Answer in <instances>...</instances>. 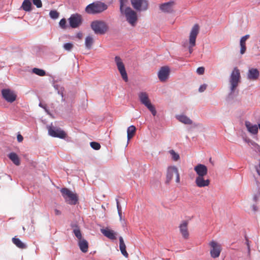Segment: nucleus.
Segmentation results:
<instances>
[{
	"mask_svg": "<svg viewBox=\"0 0 260 260\" xmlns=\"http://www.w3.org/2000/svg\"><path fill=\"white\" fill-rule=\"evenodd\" d=\"M91 27L97 35H104L108 30V24L104 21L95 20L91 22Z\"/></svg>",
	"mask_w": 260,
	"mask_h": 260,
	"instance_id": "nucleus-2",
	"label": "nucleus"
},
{
	"mask_svg": "<svg viewBox=\"0 0 260 260\" xmlns=\"http://www.w3.org/2000/svg\"><path fill=\"white\" fill-rule=\"evenodd\" d=\"M78 245H79L80 250L83 252L85 253L88 251V243L86 240H85L84 239H81L79 240Z\"/></svg>",
	"mask_w": 260,
	"mask_h": 260,
	"instance_id": "nucleus-24",
	"label": "nucleus"
},
{
	"mask_svg": "<svg viewBox=\"0 0 260 260\" xmlns=\"http://www.w3.org/2000/svg\"><path fill=\"white\" fill-rule=\"evenodd\" d=\"M116 204H117V210H118V215H119L120 219H121L122 210H121V207L120 206V203L117 199L116 200Z\"/></svg>",
	"mask_w": 260,
	"mask_h": 260,
	"instance_id": "nucleus-38",
	"label": "nucleus"
},
{
	"mask_svg": "<svg viewBox=\"0 0 260 260\" xmlns=\"http://www.w3.org/2000/svg\"><path fill=\"white\" fill-rule=\"evenodd\" d=\"M17 141L19 142H22L23 141V137L20 134H18L17 135Z\"/></svg>",
	"mask_w": 260,
	"mask_h": 260,
	"instance_id": "nucleus-44",
	"label": "nucleus"
},
{
	"mask_svg": "<svg viewBox=\"0 0 260 260\" xmlns=\"http://www.w3.org/2000/svg\"><path fill=\"white\" fill-rule=\"evenodd\" d=\"M101 233L110 240H114L116 239L117 233L108 228L101 229Z\"/></svg>",
	"mask_w": 260,
	"mask_h": 260,
	"instance_id": "nucleus-20",
	"label": "nucleus"
},
{
	"mask_svg": "<svg viewBox=\"0 0 260 260\" xmlns=\"http://www.w3.org/2000/svg\"><path fill=\"white\" fill-rule=\"evenodd\" d=\"M132 7L138 11H144L148 9L147 0H131Z\"/></svg>",
	"mask_w": 260,
	"mask_h": 260,
	"instance_id": "nucleus-10",
	"label": "nucleus"
},
{
	"mask_svg": "<svg viewBox=\"0 0 260 260\" xmlns=\"http://www.w3.org/2000/svg\"><path fill=\"white\" fill-rule=\"evenodd\" d=\"M90 145L92 148L96 150H98L101 148V145L98 142H91L90 143Z\"/></svg>",
	"mask_w": 260,
	"mask_h": 260,
	"instance_id": "nucleus-35",
	"label": "nucleus"
},
{
	"mask_svg": "<svg viewBox=\"0 0 260 260\" xmlns=\"http://www.w3.org/2000/svg\"><path fill=\"white\" fill-rule=\"evenodd\" d=\"M54 212H55V215H59L61 214V212L57 209H55L54 210Z\"/></svg>",
	"mask_w": 260,
	"mask_h": 260,
	"instance_id": "nucleus-46",
	"label": "nucleus"
},
{
	"mask_svg": "<svg viewBox=\"0 0 260 260\" xmlns=\"http://www.w3.org/2000/svg\"><path fill=\"white\" fill-rule=\"evenodd\" d=\"M177 118L179 121L186 124H191L192 122L191 120H190L187 116L183 115L177 116Z\"/></svg>",
	"mask_w": 260,
	"mask_h": 260,
	"instance_id": "nucleus-27",
	"label": "nucleus"
},
{
	"mask_svg": "<svg viewBox=\"0 0 260 260\" xmlns=\"http://www.w3.org/2000/svg\"><path fill=\"white\" fill-rule=\"evenodd\" d=\"M120 2V11L123 12L125 9V7L128 3V0H119Z\"/></svg>",
	"mask_w": 260,
	"mask_h": 260,
	"instance_id": "nucleus-34",
	"label": "nucleus"
},
{
	"mask_svg": "<svg viewBox=\"0 0 260 260\" xmlns=\"http://www.w3.org/2000/svg\"><path fill=\"white\" fill-rule=\"evenodd\" d=\"M93 42L94 41L93 38L90 36H87L85 38V45L86 47L88 49H90L92 44H93Z\"/></svg>",
	"mask_w": 260,
	"mask_h": 260,
	"instance_id": "nucleus-32",
	"label": "nucleus"
},
{
	"mask_svg": "<svg viewBox=\"0 0 260 260\" xmlns=\"http://www.w3.org/2000/svg\"><path fill=\"white\" fill-rule=\"evenodd\" d=\"M259 76V72L257 69H249L247 73V77L248 79L252 81L257 80Z\"/></svg>",
	"mask_w": 260,
	"mask_h": 260,
	"instance_id": "nucleus-19",
	"label": "nucleus"
},
{
	"mask_svg": "<svg viewBox=\"0 0 260 260\" xmlns=\"http://www.w3.org/2000/svg\"><path fill=\"white\" fill-rule=\"evenodd\" d=\"M209 245L211 247L210 251L211 256L214 258L218 257L222 250L221 245L213 240L209 243Z\"/></svg>",
	"mask_w": 260,
	"mask_h": 260,
	"instance_id": "nucleus-11",
	"label": "nucleus"
},
{
	"mask_svg": "<svg viewBox=\"0 0 260 260\" xmlns=\"http://www.w3.org/2000/svg\"><path fill=\"white\" fill-rule=\"evenodd\" d=\"M240 73L239 70L235 68L232 71L230 78L231 92H234L240 81Z\"/></svg>",
	"mask_w": 260,
	"mask_h": 260,
	"instance_id": "nucleus-7",
	"label": "nucleus"
},
{
	"mask_svg": "<svg viewBox=\"0 0 260 260\" xmlns=\"http://www.w3.org/2000/svg\"><path fill=\"white\" fill-rule=\"evenodd\" d=\"M32 72L40 76H44L46 74L45 71L44 70L38 68H34L32 69Z\"/></svg>",
	"mask_w": 260,
	"mask_h": 260,
	"instance_id": "nucleus-33",
	"label": "nucleus"
},
{
	"mask_svg": "<svg viewBox=\"0 0 260 260\" xmlns=\"http://www.w3.org/2000/svg\"><path fill=\"white\" fill-rule=\"evenodd\" d=\"M174 6V2H169L166 3L161 4L159 8L160 9L165 13H171L173 11V8Z\"/></svg>",
	"mask_w": 260,
	"mask_h": 260,
	"instance_id": "nucleus-22",
	"label": "nucleus"
},
{
	"mask_svg": "<svg viewBox=\"0 0 260 260\" xmlns=\"http://www.w3.org/2000/svg\"><path fill=\"white\" fill-rule=\"evenodd\" d=\"M82 34L80 32V33H78L77 35V37L79 39H81L82 38Z\"/></svg>",
	"mask_w": 260,
	"mask_h": 260,
	"instance_id": "nucleus-47",
	"label": "nucleus"
},
{
	"mask_svg": "<svg viewBox=\"0 0 260 260\" xmlns=\"http://www.w3.org/2000/svg\"><path fill=\"white\" fill-rule=\"evenodd\" d=\"M70 25L72 28H77L82 23V18L81 15L79 14H72L69 19Z\"/></svg>",
	"mask_w": 260,
	"mask_h": 260,
	"instance_id": "nucleus-12",
	"label": "nucleus"
},
{
	"mask_svg": "<svg viewBox=\"0 0 260 260\" xmlns=\"http://www.w3.org/2000/svg\"><path fill=\"white\" fill-rule=\"evenodd\" d=\"M60 192L66 202L70 205H75L78 200L76 193H73L67 188H62Z\"/></svg>",
	"mask_w": 260,
	"mask_h": 260,
	"instance_id": "nucleus-3",
	"label": "nucleus"
},
{
	"mask_svg": "<svg viewBox=\"0 0 260 260\" xmlns=\"http://www.w3.org/2000/svg\"><path fill=\"white\" fill-rule=\"evenodd\" d=\"M252 210L254 211V212H256L258 210V208L255 205H253L252 206Z\"/></svg>",
	"mask_w": 260,
	"mask_h": 260,
	"instance_id": "nucleus-45",
	"label": "nucleus"
},
{
	"mask_svg": "<svg viewBox=\"0 0 260 260\" xmlns=\"http://www.w3.org/2000/svg\"><path fill=\"white\" fill-rule=\"evenodd\" d=\"M67 21L65 18L61 19L59 23V26L62 29H66L67 28L66 25Z\"/></svg>",
	"mask_w": 260,
	"mask_h": 260,
	"instance_id": "nucleus-39",
	"label": "nucleus"
},
{
	"mask_svg": "<svg viewBox=\"0 0 260 260\" xmlns=\"http://www.w3.org/2000/svg\"><path fill=\"white\" fill-rule=\"evenodd\" d=\"M194 170L197 174V176H205L208 173L207 167L203 164H198L194 168Z\"/></svg>",
	"mask_w": 260,
	"mask_h": 260,
	"instance_id": "nucleus-18",
	"label": "nucleus"
},
{
	"mask_svg": "<svg viewBox=\"0 0 260 260\" xmlns=\"http://www.w3.org/2000/svg\"><path fill=\"white\" fill-rule=\"evenodd\" d=\"M48 133L52 137L60 139H64L67 137V134L63 131L51 126L48 127Z\"/></svg>",
	"mask_w": 260,
	"mask_h": 260,
	"instance_id": "nucleus-13",
	"label": "nucleus"
},
{
	"mask_svg": "<svg viewBox=\"0 0 260 260\" xmlns=\"http://www.w3.org/2000/svg\"><path fill=\"white\" fill-rule=\"evenodd\" d=\"M73 47V44L71 43H66L63 45V48L67 51H70Z\"/></svg>",
	"mask_w": 260,
	"mask_h": 260,
	"instance_id": "nucleus-40",
	"label": "nucleus"
},
{
	"mask_svg": "<svg viewBox=\"0 0 260 260\" xmlns=\"http://www.w3.org/2000/svg\"><path fill=\"white\" fill-rule=\"evenodd\" d=\"M50 17L52 19H56L59 17V13L55 10H51L49 13Z\"/></svg>",
	"mask_w": 260,
	"mask_h": 260,
	"instance_id": "nucleus-37",
	"label": "nucleus"
},
{
	"mask_svg": "<svg viewBox=\"0 0 260 260\" xmlns=\"http://www.w3.org/2000/svg\"><path fill=\"white\" fill-rule=\"evenodd\" d=\"M33 4L36 6L37 8H41L42 6V3L41 0H32Z\"/></svg>",
	"mask_w": 260,
	"mask_h": 260,
	"instance_id": "nucleus-41",
	"label": "nucleus"
},
{
	"mask_svg": "<svg viewBox=\"0 0 260 260\" xmlns=\"http://www.w3.org/2000/svg\"><path fill=\"white\" fill-rule=\"evenodd\" d=\"M122 15L125 16L127 21L133 26H135L138 21L137 14L136 11L129 7H126L123 12Z\"/></svg>",
	"mask_w": 260,
	"mask_h": 260,
	"instance_id": "nucleus-4",
	"label": "nucleus"
},
{
	"mask_svg": "<svg viewBox=\"0 0 260 260\" xmlns=\"http://www.w3.org/2000/svg\"><path fill=\"white\" fill-rule=\"evenodd\" d=\"M12 242L17 247L20 249H25L26 248V245L18 238L16 237L13 238Z\"/></svg>",
	"mask_w": 260,
	"mask_h": 260,
	"instance_id": "nucleus-29",
	"label": "nucleus"
},
{
	"mask_svg": "<svg viewBox=\"0 0 260 260\" xmlns=\"http://www.w3.org/2000/svg\"><path fill=\"white\" fill-rule=\"evenodd\" d=\"M245 126L249 133L252 135H256L258 133V125L252 124L250 121H246L245 122Z\"/></svg>",
	"mask_w": 260,
	"mask_h": 260,
	"instance_id": "nucleus-21",
	"label": "nucleus"
},
{
	"mask_svg": "<svg viewBox=\"0 0 260 260\" xmlns=\"http://www.w3.org/2000/svg\"><path fill=\"white\" fill-rule=\"evenodd\" d=\"M9 158L13 161V162L17 165H20V159L18 155L14 152H11L9 155Z\"/></svg>",
	"mask_w": 260,
	"mask_h": 260,
	"instance_id": "nucleus-30",
	"label": "nucleus"
},
{
	"mask_svg": "<svg viewBox=\"0 0 260 260\" xmlns=\"http://www.w3.org/2000/svg\"><path fill=\"white\" fill-rule=\"evenodd\" d=\"M136 128L134 125H131L127 129V137L128 141L132 139L135 135Z\"/></svg>",
	"mask_w": 260,
	"mask_h": 260,
	"instance_id": "nucleus-28",
	"label": "nucleus"
},
{
	"mask_svg": "<svg viewBox=\"0 0 260 260\" xmlns=\"http://www.w3.org/2000/svg\"><path fill=\"white\" fill-rule=\"evenodd\" d=\"M207 88V85L206 84H203L200 86L199 91L201 92H203L206 90Z\"/></svg>",
	"mask_w": 260,
	"mask_h": 260,
	"instance_id": "nucleus-43",
	"label": "nucleus"
},
{
	"mask_svg": "<svg viewBox=\"0 0 260 260\" xmlns=\"http://www.w3.org/2000/svg\"><path fill=\"white\" fill-rule=\"evenodd\" d=\"M138 96L141 103L149 110L153 116H155L156 111L154 106L151 104L148 93L146 92H141L138 94Z\"/></svg>",
	"mask_w": 260,
	"mask_h": 260,
	"instance_id": "nucleus-5",
	"label": "nucleus"
},
{
	"mask_svg": "<svg viewBox=\"0 0 260 260\" xmlns=\"http://www.w3.org/2000/svg\"><path fill=\"white\" fill-rule=\"evenodd\" d=\"M71 227L73 229V233L75 236L78 238V240L82 239V235L80 229L78 225L76 224H72Z\"/></svg>",
	"mask_w": 260,
	"mask_h": 260,
	"instance_id": "nucleus-26",
	"label": "nucleus"
},
{
	"mask_svg": "<svg viewBox=\"0 0 260 260\" xmlns=\"http://www.w3.org/2000/svg\"><path fill=\"white\" fill-rule=\"evenodd\" d=\"M249 38V35H246L242 37L240 39V45L241 47L240 53L243 54L246 50V41Z\"/></svg>",
	"mask_w": 260,
	"mask_h": 260,
	"instance_id": "nucleus-23",
	"label": "nucleus"
},
{
	"mask_svg": "<svg viewBox=\"0 0 260 260\" xmlns=\"http://www.w3.org/2000/svg\"><path fill=\"white\" fill-rule=\"evenodd\" d=\"M114 60L122 78L125 82H127L128 77L122 59L119 56H116L115 57Z\"/></svg>",
	"mask_w": 260,
	"mask_h": 260,
	"instance_id": "nucleus-9",
	"label": "nucleus"
},
{
	"mask_svg": "<svg viewBox=\"0 0 260 260\" xmlns=\"http://www.w3.org/2000/svg\"><path fill=\"white\" fill-rule=\"evenodd\" d=\"M195 183L198 187H207L210 183L209 179H205V176H197L195 179Z\"/></svg>",
	"mask_w": 260,
	"mask_h": 260,
	"instance_id": "nucleus-17",
	"label": "nucleus"
},
{
	"mask_svg": "<svg viewBox=\"0 0 260 260\" xmlns=\"http://www.w3.org/2000/svg\"><path fill=\"white\" fill-rule=\"evenodd\" d=\"M31 3L29 0H24L22 3L21 7L25 11L31 10Z\"/></svg>",
	"mask_w": 260,
	"mask_h": 260,
	"instance_id": "nucleus-31",
	"label": "nucleus"
},
{
	"mask_svg": "<svg viewBox=\"0 0 260 260\" xmlns=\"http://www.w3.org/2000/svg\"><path fill=\"white\" fill-rule=\"evenodd\" d=\"M170 153L172 155V157L174 160L177 161L179 159V155L178 153H176L173 150H170Z\"/></svg>",
	"mask_w": 260,
	"mask_h": 260,
	"instance_id": "nucleus-36",
	"label": "nucleus"
},
{
	"mask_svg": "<svg viewBox=\"0 0 260 260\" xmlns=\"http://www.w3.org/2000/svg\"><path fill=\"white\" fill-rule=\"evenodd\" d=\"M174 175L176 176V182L180 183V175L177 168L175 166L169 167L167 171L166 183L169 184Z\"/></svg>",
	"mask_w": 260,
	"mask_h": 260,
	"instance_id": "nucleus-8",
	"label": "nucleus"
},
{
	"mask_svg": "<svg viewBox=\"0 0 260 260\" xmlns=\"http://www.w3.org/2000/svg\"><path fill=\"white\" fill-rule=\"evenodd\" d=\"M108 9V6L101 1L94 2L88 5L85 8V12L89 14L101 13Z\"/></svg>",
	"mask_w": 260,
	"mask_h": 260,
	"instance_id": "nucleus-1",
	"label": "nucleus"
},
{
	"mask_svg": "<svg viewBox=\"0 0 260 260\" xmlns=\"http://www.w3.org/2000/svg\"><path fill=\"white\" fill-rule=\"evenodd\" d=\"M188 222L187 221H183L179 226V229L182 237L187 239L189 238V232L188 230Z\"/></svg>",
	"mask_w": 260,
	"mask_h": 260,
	"instance_id": "nucleus-16",
	"label": "nucleus"
},
{
	"mask_svg": "<svg viewBox=\"0 0 260 260\" xmlns=\"http://www.w3.org/2000/svg\"><path fill=\"white\" fill-rule=\"evenodd\" d=\"M3 98L8 102L13 103L16 99V94L10 89H4L2 90Z\"/></svg>",
	"mask_w": 260,
	"mask_h": 260,
	"instance_id": "nucleus-14",
	"label": "nucleus"
},
{
	"mask_svg": "<svg viewBox=\"0 0 260 260\" xmlns=\"http://www.w3.org/2000/svg\"><path fill=\"white\" fill-rule=\"evenodd\" d=\"M170 72V69L168 67H161L158 73L159 80L161 82L166 81L169 78Z\"/></svg>",
	"mask_w": 260,
	"mask_h": 260,
	"instance_id": "nucleus-15",
	"label": "nucleus"
},
{
	"mask_svg": "<svg viewBox=\"0 0 260 260\" xmlns=\"http://www.w3.org/2000/svg\"><path fill=\"white\" fill-rule=\"evenodd\" d=\"M200 27L198 24H194L191 28L189 37L188 50L190 54L193 52V47L196 46V39L199 33Z\"/></svg>",
	"mask_w": 260,
	"mask_h": 260,
	"instance_id": "nucleus-6",
	"label": "nucleus"
},
{
	"mask_svg": "<svg viewBox=\"0 0 260 260\" xmlns=\"http://www.w3.org/2000/svg\"><path fill=\"white\" fill-rule=\"evenodd\" d=\"M119 248L121 253L126 257H127L128 254L126 250V246L124 244L123 239L122 237H119Z\"/></svg>",
	"mask_w": 260,
	"mask_h": 260,
	"instance_id": "nucleus-25",
	"label": "nucleus"
},
{
	"mask_svg": "<svg viewBox=\"0 0 260 260\" xmlns=\"http://www.w3.org/2000/svg\"><path fill=\"white\" fill-rule=\"evenodd\" d=\"M257 173L259 175H260V171L259 170H257Z\"/></svg>",
	"mask_w": 260,
	"mask_h": 260,
	"instance_id": "nucleus-48",
	"label": "nucleus"
},
{
	"mask_svg": "<svg viewBox=\"0 0 260 260\" xmlns=\"http://www.w3.org/2000/svg\"><path fill=\"white\" fill-rule=\"evenodd\" d=\"M205 72V68L204 67H199L197 70V72L199 75H203Z\"/></svg>",
	"mask_w": 260,
	"mask_h": 260,
	"instance_id": "nucleus-42",
	"label": "nucleus"
}]
</instances>
